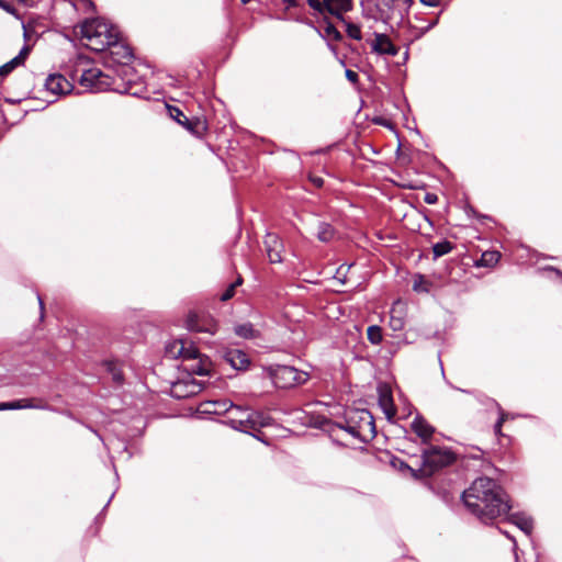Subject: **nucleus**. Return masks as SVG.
<instances>
[{
    "label": "nucleus",
    "instance_id": "31",
    "mask_svg": "<svg viewBox=\"0 0 562 562\" xmlns=\"http://www.w3.org/2000/svg\"><path fill=\"white\" fill-rule=\"evenodd\" d=\"M499 260V252L485 251L482 254L479 265L484 267H492Z\"/></svg>",
    "mask_w": 562,
    "mask_h": 562
},
{
    "label": "nucleus",
    "instance_id": "29",
    "mask_svg": "<svg viewBox=\"0 0 562 562\" xmlns=\"http://www.w3.org/2000/svg\"><path fill=\"white\" fill-rule=\"evenodd\" d=\"M413 290L418 293H428L430 282L423 274H416L413 281Z\"/></svg>",
    "mask_w": 562,
    "mask_h": 562
},
{
    "label": "nucleus",
    "instance_id": "16",
    "mask_svg": "<svg viewBox=\"0 0 562 562\" xmlns=\"http://www.w3.org/2000/svg\"><path fill=\"white\" fill-rule=\"evenodd\" d=\"M108 77L98 68H90L81 75L80 83L93 90H101L108 85L105 81Z\"/></svg>",
    "mask_w": 562,
    "mask_h": 562
},
{
    "label": "nucleus",
    "instance_id": "47",
    "mask_svg": "<svg viewBox=\"0 0 562 562\" xmlns=\"http://www.w3.org/2000/svg\"><path fill=\"white\" fill-rule=\"evenodd\" d=\"M37 300H38L41 312L43 313V311H44V303H43V300H42L40 294H37Z\"/></svg>",
    "mask_w": 562,
    "mask_h": 562
},
{
    "label": "nucleus",
    "instance_id": "44",
    "mask_svg": "<svg viewBox=\"0 0 562 562\" xmlns=\"http://www.w3.org/2000/svg\"><path fill=\"white\" fill-rule=\"evenodd\" d=\"M420 2L427 7H436L438 4V0H420Z\"/></svg>",
    "mask_w": 562,
    "mask_h": 562
},
{
    "label": "nucleus",
    "instance_id": "20",
    "mask_svg": "<svg viewBox=\"0 0 562 562\" xmlns=\"http://www.w3.org/2000/svg\"><path fill=\"white\" fill-rule=\"evenodd\" d=\"M202 389L203 384L192 379L188 382H177L173 385L172 392L177 397H187L199 393Z\"/></svg>",
    "mask_w": 562,
    "mask_h": 562
},
{
    "label": "nucleus",
    "instance_id": "8",
    "mask_svg": "<svg viewBox=\"0 0 562 562\" xmlns=\"http://www.w3.org/2000/svg\"><path fill=\"white\" fill-rule=\"evenodd\" d=\"M106 49H109L112 60L122 66V71L124 74L132 70L128 64L133 60L134 55L132 48L121 41L120 32L116 34V41H113Z\"/></svg>",
    "mask_w": 562,
    "mask_h": 562
},
{
    "label": "nucleus",
    "instance_id": "13",
    "mask_svg": "<svg viewBox=\"0 0 562 562\" xmlns=\"http://www.w3.org/2000/svg\"><path fill=\"white\" fill-rule=\"evenodd\" d=\"M378 402L386 418L391 420L396 414V408L393 402L392 390L387 384H380L378 386Z\"/></svg>",
    "mask_w": 562,
    "mask_h": 562
},
{
    "label": "nucleus",
    "instance_id": "19",
    "mask_svg": "<svg viewBox=\"0 0 562 562\" xmlns=\"http://www.w3.org/2000/svg\"><path fill=\"white\" fill-rule=\"evenodd\" d=\"M187 323L190 330L209 333L212 335L217 331V323L212 318L200 321L196 315H190Z\"/></svg>",
    "mask_w": 562,
    "mask_h": 562
},
{
    "label": "nucleus",
    "instance_id": "15",
    "mask_svg": "<svg viewBox=\"0 0 562 562\" xmlns=\"http://www.w3.org/2000/svg\"><path fill=\"white\" fill-rule=\"evenodd\" d=\"M371 49L378 55L396 56L398 47L395 46L390 37L383 33H374V40L371 43Z\"/></svg>",
    "mask_w": 562,
    "mask_h": 562
},
{
    "label": "nucleus",
    "instance_id": "3",
    "mask_svg": "<svg viewBox=\"0 0 562 562\" xmlns=\"http://www.w3.org/2000/svg\"><path fill=\"white\" fill-rule=\"evenodd\" d=\"M340 428L355 438H363L367 432L375 434L373 416L367 409L350 413L345 425H340Z\"/></svg>",
    "mask_w": 562,
    "mask_h": 562
},
{
    "label": "nucleus",
    "instance_id": "11",
    "mask_svg": "<svg viewBox=\"0 0 562 562\" xmlns=\"http://www.w3.org/2000/svg\"><path fill=\"white\" fill-rule=\"evenodd\" d=\"M200 411L205 414L215 415H222L228 412L245 413L243 406L236 405L227 398L204 402L201 404Z\"/></svg>",
    "mask_w": 562,
    "mask_h": 562
},
{
    "label": "nucleus",
    "instance_id": "1",
    "mask_svg": "<svg viewBox=\"0 0 562 562\" xmlns=\"http://www.w3.org/2000/svg\"><path fill=\"white\" fill-rule=\"evenodd\" d=\"M465 507L482 521L488 522L510 509L508 496L492 479L482 476L462 493Z\"/></svg>",
    "mask_w": 562,
    "mask_h": 562
},
{
    "label": "nucleus",
    "instance_id": "25",
    "mask_svg": "<svg viewBox=\"0 0 562 562\" xmlns=\"http://www.w3.org/2000/svg\"><path fill=\"white\" fill-rule=\"evenodd\" d=\"M234 331L237 336L250 339L258 336V331L255 329L251 323H244L235 326Z\"/></svg>",
    "mask_w": 562,
    "mask_h": 562
},
{
    "label": "nucleus",
    "instance_id": "12",
    "mask_svg": "<svg viewBox=\"0 0 562 562\" xmlns=\"http://www.w3.org/2000/svg\"><path fill=\"white\" fill-rule=\"evenodd\" d=\"M263 245L271 263L282 262L283 243L277 234L267 233Z\"/></svg>",
    "mask_w": 562,
    "mask_h": 562
},
{
    "label": "nucleus",
    "instance_id": "38",
    "mask_svg": "<svg viewBox=\"0 0 562 562\" xmlns=\"http://www.w3.org/2000/svg\"><path fill=\"white\" fill-rule=\"evenodd\" d=\"M30 48L27 46H23L20 53L14 58H20L19 65H23L26 56L29 55Z\"/></svg>",
    "mask_w": 562,
    "mask_h": 562
},
{
    "label": "nucleus",
    "instance_id": "37",
    "mask_svg": "<svg viewBox=\"0 0 562 562\" xmlns=\"http://www.w3.org/2000/svg\"><path fill=\"white\" fill-rule=\"evenodd\" d=\"M168 110H169L170 116L172 119H175L178 123H181V117L182 119L187 117L183 114V112L180 109L176 108V106H169Z\"/></svg>",
    "mask_w": 562,
    "mask_h": 562
},
{
    "label": "nucleus",
    "instance_id": "23",
    "mask_svg": "<svg viewBox=\"0 0 562 562\" xmlns=\"http://www.w3.org/2000/svg\"><path fill=\"white\" fill-rule=\"evenodd\" d=\"M507 520L510 524L517 526L527 536L531 535L533 529V521L529 516L522 513H514L508 516Z\"/></svg>",
    "mask_w": 562,
    "mask_h": 562
},
{
    "label": "nucleus",
    "instance_id": "48",
    "mask_svg": "<svg viewBox=\"0 0 562 562\" xmlns=\"http://www.w3.org/2000/svg\"><path fill=\"white\" fill-rule=\"evenodd\" d=\"M456 390L460 391V392H463V393H468V394H471L472 392L469 391V390H463V389H460V387H454Z\"/></svg>",
    "mask_w": 562,
    "mask_h": 562
},
{
    "label": "nucleus",
    "instance_id": "14",
    "mask_svg": "<svg viewBox=\"0 0 562 562\" xmlns=\"http://www.w3.org/2000/svg\"><path fill=\"white\" fill-rule=\"evenodd\" d=\"M45 88L54 95L69 93L72 90V85L68 79L60 74L49 75L45 80Z\"/></svg>",
    "mask_w": 562,
    "mask_h": 562
},
{
    "label": "nucleus",
    "instance_id": "52",
    "mask_svg": "<svg viewBox=\"0 0 562 562\" xmlns=\"http://www.w3.org/2000/svg\"><path fill=\"white\" fill-rule=\"evenodd\" d=\"M244 3H247L249 0H241Z\"/></svg>",
    "mask_w": 562,
    "mask_h": 562
},
{
    "label": "nucleus",
    "instance_id": "30",
    "mask_svg": "<svg viewBox=\"0 0 562 562\" xmlns=\"http://www.w3.org/2000/svg\"><path fill=\"white\" fill-rule=\"evenodd\" d=\"M367 337L372 345L381 344L383 339L382 328L378 325L369 326L367 329Z\"/></svg>",
    "mask_w": 562,
    "mask_h": 562
},
{
    "label": "nucleus",
    "instance_id": "45",
    "mask_svg": "<svg viewBox=\"0 0 562 562\" xmlns=\"http://www.w3.org/2000/svg\"><path fill=\"white\" fill-rule=\"evenodd\" d=\"M286 8H293L296 5V0H282Z\"/></svg>",
    "mask_w": 562,
    "mask_h": 562
},
{
    "label": "nucleus",
    "instance_id": "46",
    "mask_svg": "<svg viewBox=\"0 0 562 562\" xmlns=\"http://www.w3.org/2000/svg\"><path fill=\"white\" fill-rule=\"evenodd\" d=\"M312 181H313L317 187H322V186H323V183H324L323 179H322V178H319V177H315V178H313V179H312Z\"/></svg>",
    "mask_w": 562,
    "mask_h": 562
},
{
    "label": "nucleus",
    "instance_id": "21",
    "mask_svg": "<svg viewBox=\"0 0 562 562\" xmlns=\"http://www.w3.org/2000/svg\"><path fill=\"white\" fill-rule=\"evenodd\" d=\"M224 358L235 370H245L250 363L247 353L239 349L226 351Z\"/></svg>",
    "mask_w": 562,
    "mask_h": 562
},
{
    "label": "nucleus",
    "instance_id": "17",
    "mask_svg": "<svg viewBox=\"0 0 562 562\" xmlns=\"http://www.w3.org/2000/svg\"><path fill=\"white\" fill-rule=\"evenodd\" d=\"M406 307L405 304L397 300L392 304L390 310L389 326L393 331H402L406 323Z\"/></svg>",
    "mask_w": 562,
    "mask_h": 562
},
{
    "label": "nucleus",
    "instance_id": "28",
    "mask_svg": "<svg viewBox=\"0 0 562 562\" xmlns=\"http://www.w3.org/2000/svg\"><path fill=\"white\" fill-rule=\"evenodd\" d=\"M105 370L112 375V380L116 384L123 383V373L119 368L117 363L114 361H105L104 363Z\"/></svg>",
    "mask_w": 562,
    "mask_h": 562
},
{
    "label": "nucleus",
    "instance_id": "22",
    "mask_svg": "<svg viewBox=\"0 0 562 562\" xmlns=\"http://www.w3.org/2000/svg\"><path fill=\"white\" fill-rule=\"evenodd\" d=\"M48 406L41 401L37 404L33 403L31 398H22L12 402L0 403V411H9V409H23V408H36V409H46Z\"/></svg>",
    "mask_w": 562,
    "mask_h": 562
},
{
    "label": "nucleus",
    "instance_id": "9",
    "mask_svg": "<svg viewBox=\"0 0 562 562\" xmlns=\"http://www.w3.org/2000/svg\"><path fill=\"white\" fill-rule=\"evenodd\" d=\"M183 371L190 375H209L212 370V363L207 357H204L196 349V353L192 358H187L184 363H181Z\"/></svg>",
    "mask_w": 562,
    "mask_h": 562
},
{
    "label": "nucleus",
    "instance_id": "4",
    "mask_svg": "<svg viewBox=\"0 0 562 562\" xmlns=\"http://www.w3.org/2000/svg\"><path fill=\"white\" fill-rule=\"evenodd\" d=\"M273 384L280 389H290L304 384L308 381L310 375L305 371H301L290 366H278L271 372Z\"/></svg>",
    "mask_w": 562,
    "mask_h": 562
},
{
    "label": "nucleus",
    "instance_id": "36",
    "mask_svg": "<svg viewBox=\"0 0 562 562\" xmlns=\"http://www.w3.org/2000/svg\"><path fill=\"white\" fill-rule=\"evenodd\" d=\"M239 284H241L240 278L236 282L231 283L228 288L221 294V301L226 302L231 300L235 294L236 286H238Z\"/></svg>",
    "mask_w": 562,
    "mask_h": 562
},
{
    "label": "nucleus",
    "instance_id": "33",
    "mask_svg": "<svg viewBox=\"0 0 562 562\" xmlns=\"http://www.w3.org/2000/svg\"><path fill=\"white\" fill-rule=\"evenodd\" d=\"M491 403L497 408L498 414H499L498 419L494 425V431L496 435H502V426H503L504 422L507 419L508 414H506L502 409L501 405L497 402H495L494 400H491Z\"/></svg>",
    "mask_w": 562,
    "mask_h": 562
},
{
    "label": "nucleus",
    "instance_id": "27",
    "mask_svg": "<svg viewBox=\"0 0 562 562\" xmlns=\"http://www.w3.org/2000/svg\"><path fill=\"white\" fill-rule=\"evenodd\" d=\"M453 249V245L449 240H442L432 245L434 259L449 254Z\"/></svg>",
    "mask_w": 562,
    "mask_h": 562
},
{
    "label": "nucleus",
    "instance_id": "41",
    "mask_svg": "<svg viewBox=\"0 0 562 562\" xmlns=\"http://www.w3.org/2000/svg\"><path fill=\"white\" fill-rule=\"evenodd\" d=\"M502 533H504L508 539H510L513 541V550H514V553H515V558H516V561H518V555H517V542L515 540L514 537H512L507 531H503V530H499Z\"/></svg>",
    "mask_w": 562,
    "mask_h": 562
},
{
    "label": "nucleus",
    "instance_id": "18",
    "mask_svg": "<svg viewBox=\"0 0 562 562\" xmlns=\"http://www.w3.org/2000/svg\"><path fill=\"white\" fill-rule=\"evenodd\" d=\"M411 428L424 443L428 442L435 432V428L419 414L413 419Z\"/></svg>",
    "mask_w": 562,
    "mask_h": 562
},
{
    "label": "nucleus",
    "instance_id": "10",
    "mask_svg": "<svg viewBox=\"0 0 562 562\" xmlns=\"http://www.w3.org/2000/svg\"><path fill=\"white\" fill-rule=\"evenodd\" d=\"M166 357L170 359H181L182 363L187 360V358H192L196 353V347H194L191 342L177 339L169 342L166 346Z\"/></svg>",
    "mask_w": 562,
    "mask_h": 562
},
{
    "label": "nucleus",
    "instance_id": "40",
    "mask_svg": "<svg viewBox=\"0 0 562 562\" xmlns=\"http://www.w3.org/2000/svg\"><path fill=\"white\" fill-rule=\"evenodd\" d=\"M424 201L427 204H436L438 202V196L436 193L427 192L424 196Z\"/></svg>",
    "mask_w": 562,
    "mask_h": 562
},
{
    "label": "nucleus",
    "instance_id": "39",
    "mask_svg": "<svg viewBox=\"0 0 562 562\" xmlns=\"http://www.w3.org/2000/svg\"><path fill=\"white\" fill-rule=\"evenodd\" d=\"M345 76L351 83H357L359 80L358 74L351 69H346Z\"/></svg>",
    "mask_w": 562,
    "mask_h": 562
},
{
    "label": "nucleus",
    "instance_id": "2",
    "mask_svg": "<svg viewBox=\"0 0 562 562\" xmlns=\"http://www.w3.org/2000/svg\"><path fill=\"white\" fill-rule=\"evenodd\" d=\"M119 30L101 19L85 21L81 25V37L86 46L94 52H104L113 41H116Z\"/></svg>",
    "mask_w": 562,
    "mask_h": 562
},
{
    "label": "nucleus",
    "instance_id": "7",
    "mask_svg": "<svg viewBox=\"0 0 562 562\" xmlns=\"http://www.w3.org/2000/svg\"><path fill=\"white\" fill-rule=\"evenodd\" d=\"M422 459L425 471L432 473L440 468L451 464L454 457L453 453L448 450L430 447L423 451Z\"/></svg>",
    "mask_w": 562,
    "mask_h": 562
},
{
    "label": "nucleus",
    "instance_id": "51",
    "mask_svg": "<svg viewBox=\"0 0 562 562\" xmlns=\"http://www.w3.org/2000/svg\"><path fill=\"white\" fill-rule=\"evenodd\" d=\"M404 3H412L413 0H402Z\"/></svg>",
    "mask_w": 562,
    "mask_h": 562
},
{
    "label": "nucleus",
    "instance_id": "32",
    "mask_svg": "<svg viewBox=\"0 0 562 562\" xmlns=\"http://www.w3.org/2000/svg\"><path fill=\"white\" fill-rule=\"evenodd\" d=\"M342 23L345 24L346 33L350 38L356 41H360L362 38L361 29L358 24L348 22L346 19Z\"/></svg>",
    "mask_w": 562,
    "mask_h": 562
},
{
    "label": "nucleus",
    "instance_id": "35",
    "mask_svg": "<svg viewBox=\"0 0 562 562\" xmlns=\"http://www.w3.org/2000/svg\"><path fill=\"white\" fill-rule=\"evenodd\" d=\"M324 33L325 36L331 41H340L342 37L340 32L335 27V25L329 22L326 24Z\"/></svg>",
    "mask_w": 562,
    "mask_h": 562
},
{
    "label": "nucleus",
    "instance_id": "42",
    "mask_svg": "<svg viewBox=\"0 0 562 562\" xmlns=\"http://www.w3.org/2000/svg\"><path fill=\"white\" fill-rule=\"evenodd\" d=\"M437 23H438V16L436 19H434L432 21H430L425 27H423L420 31V34L427 33L429 30L435 27L437 25Z\"/></svg>",
    "mask_w": 562,
    "mask_h": 562
},
{
    "label": "nucleus",
    "instance_id": "43",
    "mask_svg": "<svg viewBox=\"0 0 562 562\" xmlns=\"http://www.w3.org/2000/svg\"><path fill=\"white\" fill-rule=\"evenodd\" d=\"M19 3H22L26 7H33L36 3V0H15Z\"/></svg>",
    "mask_w": 562,
    "mask_h": 562
},
{
    "label": "nucleus",
    "instance_id": "26",
    "mask_svg": "<svg viewBox=\"0 0 562 562\" xmlns=\"http://www.w3.org/2000/svg\"><path fill=\"white\" fill-rule=\"evenodd\" d=\"M184 120L188 123L187 130L196 136H202L207 130L205 121H202L200 119L191 121L188 117H184Z\"/></svg>",
    "mask_w": 562,
    "mask_h": 562
},
{
    "label": "nucleus",
    "instance_id": "6",
    "mask_svg": "<svg viewBox=\"0 0 562 562\" xmlns=\"http://www.w3.org/2000/svg\"><path fill=\"white\" fill-rule=\"evenodd\" d=\"M310 8L324 14L329 13L341 22H345L344 14L351 11L353 0H306Z\"/></svg>",
    "mask_w": 562,
    "mask_h": 562
},
{
    "label": "nucleus",
    "instance_id": "24",
    "mask_svg": "<svg viewBox=\"0 0 562 562\" xmlns=\"http://www.w3.org/2000/svg\"><path fill=\"white\" fill-rule=\"evenodd\" d=\"M335 228L326 222H319L317 225V233L316 236L318 240L323 243H328L334 239L335 237Z\"/></svg>",
    "mask_w": 562,
    "mask_h": 562
},
{
    "label": "nucleus",
    "instance_id": "34",
    "mask_svg": "<svg viewBox=\"0 0 562 562\" xmlns=\"http://www.w3.org/2000/svg\"><path fill=\"white\" fill-rule=\"evenodd\" d=\"M20 58H12L4 65L0 66V77H5L11 74L16 67H19Z\"/></svg>",
    "mask_w": 562,
    "mask_h": 562
},
{
    "label": "nucleus",
    "instance_id": "50",
    "mask_svg": "<svg viewBox=\"0 0 562 562\" xmlns=\"http://www.w3.org/2000/svg\"><path fill=\"white\" fill-rule=\"evenodd\" d=\"M440 368H441V373L442 375H445V370H443V367H442V363L440 362Z\"/></svg>",
    "mask_w": 562,
    "mask_h": 562
},
{
    "label": "nucleus",
    "instance_id": "5",
    "mask_svg": "<svg viewBox=\"0 0 562 562\" xmlns=\"http://www.w3.org/2000/svg\"><path fill=\"white\" fill-rule=\"evenodd\" d=\"M243 411L245 412L244 414L228 412L231 414L228 423L233 428L249 434L251 430H257L258 427H263L268 424L267 418L262 414L244 407Z\"/></svg>",
    "mask_w": 562,
    "mask_h": 562
},
{
    "label": "nucleus",
    "instance_id": "49",
    "mask_svg": "<svg viewBox=\"0 0 562 562\" xmlns=\"http://www.w3.org/2000/svg\"><path fill=\"white\" fill-rule=\"evenodd\" d=\"M180 124H181V125H183V126H186V127H188V123H187V122H186V120H184V119H182V117H181V123H180Z\"/></svg>",
    "mask_w": 562,
    "mask_h": 562
}]
</instances>
